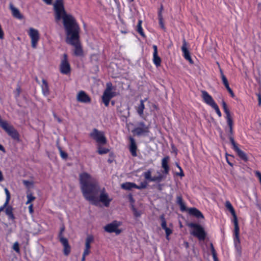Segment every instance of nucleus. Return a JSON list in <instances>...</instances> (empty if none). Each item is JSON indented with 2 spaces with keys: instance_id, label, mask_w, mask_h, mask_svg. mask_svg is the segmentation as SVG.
Returning a JSON list of instances; mask_svg holds the SVG:
<instances>
[{
  "instance_id": "47",
  "label": "nucleus",
  "mask_w": 261,
  "mask_h": 261,
  "mask_svg": "<svg viewBox=\"0 0 261 261\" xmlns=\"http://www.w3.org/2000/svg\"><path fill=\"white\" fill-rule=\"evenodd\" d=\"M9 202H7L6 203V201H5V203L0 207V212H1L2 211H3L5 208H6L7 207V206L8 205Z\"/></svg>"
},
{
  "instance_id": "5",
  "label": "nucleus",
  "mask_w": 261,
  "mask_h": 261,
  "mask_svg": "<svg viewBox=\"0 0 261 261\" xmlns=\"http://www.w3.org/2000/svg\"><path fill=\"white\" fill-rule=\"evenodd\" d=\"M133 132L138 136H147L150 133V125H146L144 122L141 121L137 123Z\"/></svg>"
},
{
  "instance_id": "33",
  "label": "nucleus",
  "mask_w": 261,
  "mask_h": 261,
  "mask_svg": "<svg viewBox=\"0 0 261 261\" xmlns=\"http://www.w3.org/2000/svg\"><path fill=\"white\" fill-rule=\"evenodd\" d=\"M142 21L139 20L137 24V31L142 36H144V34L143 31V29L141 27Z\"/></svg>"
},
{
  "instance_id": "48",
  "label": "nucleus",
  "mask_w": 261,
  "mask_h": 261,
  "mask_svg": "<svg viewBox=\"0 0 261 261\" xmlns=\"http://www.w3.org/2000/svg\"><path fill=\"white\" fill-rule=\"evenodd\" d=\"M179 205L181 211H185L186 210V207L184 202H183L182 204H179Z\"/></svg>"
},
{
  "instance_id": "38",
  "label": "nucleus",
  "mask_w": 261,
  "mask_h": 261,
  "mask_svg": "<svg viewBox=\"0 0 261 261\" xmlns=\"http://www.w3.org/2000/svg\"><path fill=\"white\" fill-rule=\"evenodd\" d=\"M235 233V232H234ZM234 242L235 243L236 247L238 251H240V247L239 245H238L237 243L239 244V234L238 235V238L237 239L236 237V234H234Z\"/></svg>"
},
{
  "instance_id": "12",
  "label": "nucleus",
  "mask_w": 261,
  "mask_h": 261,
  "mask_svg": "<svg viewBox=\"0 0 261 261\" xmlns=\"http://www.w3.org/2000/svg\"><path fill=\"white\" fill-rule=\"evenodd\" d=\"M60 69V72L63 74H67L70 72V66L68 61L66 54L63 55V58L61 61Z\"/></svg>"
},
{
  "instance_id": "31",
  "label": "nucleus",
  "mask_w": 261,
  "mask_h": 261,
  "mask_svg": "<svg viewBox=\"0 0 261 261\" xmlns=\"http://www.w3.org/2000/svg\"><path fill=\"white\" fill-rule=\"evenodd\" d=\"M144 176L146 180L151 181V179H152V177L151 176V171L150 170H148L147 171L145 172L144 173Z\"/></svg>"
},
{
  "instance_id": "4",
  "label": "nucleus",
  "mask_w": 261,
  "mask_h": 261,
  "mask_svg": "<svg viewBox=\"0 0 261 261\" xmlns=\"http://www.w3.org/2000/svg\"><path fill=\"white\" fill-rule=\"evenodd\" d=\"M115 88L113 86L111 83H108L106 88L104 91L102 96V100L106 107L109 105L111 99L116 95L115 92Z\"/></svg>"
},
{
  "instance_id": "25",
  "label": "nucleus",
  "mask_w": 261,
  "mask_h": 261,
  "mask_svg": "<svg viewBox=\"0 0 261 261\" xmlns=\"http://www.w3.org/2000/svg\"><path fill=\"white\" fill-rule=\"evenodd\" d=\"M105 144H97V152L98 154H104L109 152V149L108 148L102 146V145Z\"/></svg>"
},
{
  "instance_id": "20",
  "label": "nucleus",
  "mask_w": 261,
  "mask_h": 261,
  "mask_svg": "<svg viewBox=\"0 0 261 261\" xmlns=\"http://www.w3.org/2000/svg\"><path fill=\"white\" fill-rule=\"evenodd\" d=\"M188 212L190 215L194 216L197 218H203V214L196 208H190L188 210Z\"/></svg>"
},
{
  "instance_id": "18",
  "label": "nucleus",
  "mask_w": 261,
  "mask_h": 261,
  "mask_svg": "<svg viewBox=\"0 0 261 261\" xmlns=\"http://www.w3.org/2000/svg\"><path fill=\"white\" fill-rule=\"evenodd\" d=\"M10 9L12 12L13 16L18 19L21 20L23 16L20 12L19 10L15 7L12 4L10 5Z\"/></svg>"
},
{
  "instance_id": "10",
  "label": "nucleus",
  "mask_w": 261,
  "mask_h": 261,
  "mask_svg": "<svg viewBox=\"0 0 261 261\" xmlns=\"http://www.w3.org/2000/svg\"><path fill=\"white\" fill-rule=\"evenodd\" d=\"M28 35L31 40V46L33 48H36L40 39L39 31L35 29L31 28L29 29Z\"/></svg>"
},
{
  "instance_id": "19",
  "label": "nucleus",
  "mask_w": 261,
  "mask_h": 261,
  "mask_svg": "<svg viewBox=\"0 0 261 261\" xmlns=\"http://www.w3.org/2000/svg\"><path fill=\"white\" fill-rule=\"evenodd\" d=\"M129 139L130 141L129 151L133 156H136L137 145L135 139L132 137H130Z\"/></svg>"
},
{
  "instance_id": "17",
  "label": "nucleus",
  "mask_w": 261,
  "mask_h": 261,
  "mask_svg": "<svg viewBox=\"0 0 261 261\" xmlns=\"http://www.w3.org/2000/svg\"><path fill=\"white\" fill-rule=\"evenodd\" d=\"M153 62L156 67L161 65V59L158 55V47L156 45H153Z\"/></svg>"
},
{
  "instance_id": "9",
  "label": "nucleus",
  "mask_w": 261,
  "mask_h": 261,
  "mask_svg": "<svg viewBox=\"0 0 261 261\" xmlns=\"http://www.w3.org/2000/svg\"><path fill=\"white\" fill-rule=\"evenodd\" d=\"M121 224L122 223L120 221H114L106 225L104 227V229L106 232L109 233L115 232L116 234H119L121 232V230L119 228Z\"/></svg>"
},
{
  "instance_id": "28",
  "label": "nucleus",
  "mask_w": 261,
  "mask_h": 261,
  "mask_svg": "<svg viewBox=\"0 0 261 261\" xmlns=\"http://www.w3.org/2000/svg\"><path fill=\"white\" fill-rule=\"evenodd\" d=\"M6 214L8 216L9 218L12 220L14 219L15 217L13 214V208L11 206H7L5 210Z\"/></svg>"
},
{
  "instance_id": "52",
  "label": "nucleus",
  "mask_w": 261,
  "mask_h": 261,
  "mask_svg": "<svg viewBox=\"0 0 261 261\" xmlns=\"http://www.w3.org/2000/svg\"><path fill=\"white\" fill-rule=\"evenodd\" d=\"M224 85V86L225 87V88H226V89L227 90V91H228V90H230V89H231V88H230V87H229V83H227V84H225V85Z\"/></svg>"
},
{
  "instance_id": "36",
  "label": "nucleus",
  "mask_w": 261,
  "mask_h": 261,
  "mask_svg": "<svg viewBox=\"0 0 261 261\" xmlns=\"http://www.w3.org/2000/svg\"><path fill=\"white\" fill-rule=\"evenodd\" d=\"M147 185V183L146 182H145V181L142 182L139 186H137L136 184V189H139V190L144 189V188H146Z\"/></svg>"
},
{
  "instance_id": "34",
  "label": "nucleus",
  "mask_w": 261,
  "mask_h": 261,
  "mask_svg": "<svg viewBox=\"0 0 261 261\" xmlns=\"http://www.w3.org/2000/svg\"><path fill=\"white\" fill-rule=\"evenodd\" d=\"M58 148L59 150L61 158H63V159H66L68 156L67 153H66L65 151H63L61 147L60 146H58Z\"/></svg>"
},
{
  "instance_id": "8",
  "label": "nucleus",
  "mask_w": 261,
  "mask_h": 261,
  "mask_svg": "<svg viewBox=\"0 0 261 261\" xmlns=\"http://www.w3.org/2000/svg\"><path fill=\"white\" fill-rule=\"evenodd\" d=\"M225 206L229 211V212H230V213L231 214V215L233 216V222L234 225V232H235L236 237L238 239L240 229H239L237 217L236 214L234 210L232 204H231V203L228 201L226 202Z\"/></svg>"
},
{
  "instance_id": "56",
  "label": "nucleus",
  "mask_w": 261,
  "mask_h": 261,
  "mask_svg": "<svg viewBox=\"0 0 261 261\" xmlns=\"http://www.w3.org/2000/svg\"><path fill=\"white\" fill-rule=\"evenodd\" d=\"M0 150H2L4 152H5V149L4 147L1 144H0Z\"/></svg>"
},
{
  "instance_id": "2",
  "label": "nucleus",
  "mask_w": 261,
  "mask_h": 261,
  "mask_svg": "<svg viewBox=\"0 0 261 261\" xmlns=\"http://www.w3.org/2000/svg\"><path fill=\"white\" fill-rule=\"evenodd\" d=\"M81 189L85 198L91 204L97 205L100 202L108 207L112 199L109 197L106 189L101 188L97 180L87 172L79 175Z\"/></svg>"
},
{
  "instance_id": "61",
  "label": "nucleus",
  "mask_w": 261,
  "mask_h": 261,
  "mask_svg": "<svg viewBox=\"0 0 261 261\" xmlns=\"http://www.w3.org/2000/svg\"><path fill=\"white\" fill-rule=\"evenodd\" d=\"M176 166L178 167V168L179 169L180 171H181V168L179 166L178 164L176 163Z\"/></svg>"
},
{
  "instance_id": "63",
  "label": "nucleus",
  "mask_w": 261,
  "mask_h": 261,
  "mask_svg": "<svg viewBox=\"0 0 261 261\" xmlns=\"http://www.w3.org/2000/svg\"><path fill=\"white\" fill-rule=\"evenodd\" d=\"M227 162L230 165L232 166V164L230 162H229L228 161H227Z\"/></svg>"
},
{
  "instance_id": "42",
  "label": "nucleus",
  "mask_w": 261,
  "mask_h": 261,
  "mask_svg": "<svg viewBox=\"0 0 261 261\" xmlns=\"http://www.w3.org/2000/svg\"><path fill=\"white\" fill-rule=\"evenodd\" d=\"M164 230L166 232V238H167V239L169 240V236L172 233V231L171 229H170L168 227L166 228V229H165Z\"/></svg>"
},
{
  "instance_id": "43",
  "label": "nucleus",
  "mask_w": 261,
  "mask_h": 261,
  "mask_svg": "<svg viewBox=\"0 0 261 261\" xmlns=\"http://www.w3.org/2000/svg\"><path fill=\"white\" fill-rule=\"evenodd\" d=\"M212 108H213V109L215 110V111H216V113H217V115L219 116V117H221V115H221V112H220V110H219V107H218V105H216V106H214V107H213Z\"/></svg>"
},
{
  "instance_id": "37",
  "label": "nucleus",
  "mask_w": 261,
  "mask_h": 261,
  "mask_svg": "<svg viewBox=\"0 0 261 261\" xmlns=\"http://www.w3.org/2000/svg\"><path fill=\"white\" fill-rule=\"evenodd\" d=\"M220 73H221V79L222 81V83H223V85H225L228 83L227 79H226V76L223 74L222 70H220Z\"/></svg>"
},
{
  "instance_id": "46",
  "label": "nucleus",
  "mask_w": 261,
  "mask_h": 261,
  "mask_svg": "<svg viewBox=\"0 0 261 261\" xmlns=\"http://www.w3.org/2000/svg\"><path fill=\"white\" fill-rule=\"evenodd\" d=\"M210 246H211V252H212V255L216 254V252L215 250V248L214 247L213 244L211 243Z\"/></svg>"
},
{
  "instance_id": "13",
  "label": "nucleus",
  "mask_w": 261,
  "mask_h": 261,
  "mask_svg": "<svg viewBox=\"0 0 261 261\" xmlns=\"http://www.w3.org/2000/svg\"><path fill=\"white\" fill-rule=\"evenodd\" d=\"M202 98L203 101L212 108L217 105L213 97L206 91H202Z\"/></svg>"
},
{
  "instance_id": "26",
  "label": "nucleus",
  "mask_w": 261,
  "mask_h": 261,
  "mask_svg": "<svg viewBox=\"0 0 261 261\" xmlns=\"http://www.w3.org/2000/svg\"><path fill=\"white\" fill-rule=\"evenodd\" d=\"M163 10V7L162 6L161 8V10L158 13V18H159V23L161 28L164 31H166V27L164 23L163 18L162 15V11Z\"/></svg>"
},
{
  "instance_id": "64",
  "label": "nucleus",
  "mask_w": 261,
  "mask_h": 261,
  "mask_svg": "<svg viewBox=\"0 0 261 261\" xmlns=\"http://www.w3.org/2000/svg\"><path fill=\"white\" fill-rule=\"evenodd\" d=\"M58 121H59V122H61V120L60 119H58Z\"/></svg>"
},
{
  "instance_id": "14",
  "label": "nucleus",
  "mask_w": 261,
  "mask_h": 261,
  "mask_svg": "<svg viewBox=\"0 0 261 261\" xmlns=\"http://www.w3.org/2000/svg\"><path fill=\"white\" fill-rule=\"evenodd\" d=\"M76 99L82 103H89L91 101L90 97L84 91H80L77 94Z\"/></svg>"
},
{
  "instance_id": "16",
  "label": "nucleus",
  "mask_w": 261,
  "mask_h": 261,
  "mask_svg": "<svg viewBox=\"0 0 261 261\" xmlns=\"http://www.w3.org/2000/svg\"><path fill=\"white\" fill-rule=\"evenodd\" d=\"M93 237L91 235L87 236L85 241V248L83 252L84 256H87L90 253L91 243L93 241Z\"/></svg>"
},
{
  "instance_id": "23",
  "label": "nucleus",
  "mask_w": 261,
  "mask_h": 261,
  "mask_svg": "<svg viewBox=\"0 0 261 261\" xmlns=\"http://www.w3.org/2000/svg\"><path fill=\"white\" fill-rule=\"evenodd\" d=\"M144 100L141 99L140 100V103L137 107L136 110L138 115L141 117H143L144 110L145 109V106L144 104Z\"/></svg>"
},
{
  "instance_id": "35",
  "label": "nucleus",
  "mask_w": 261,
  "mask_h": 261,
  "mask_svg": "<svg viewBox=\"0 0 261 261\" xmlns=\"http://www.w3.org/2000/svg\"><path fill=\"white\" fill-rule=\"evenodd\" d=\"M160 218L162 221V223H161L162 227L163 229H165L166 228H167V224H166V220L165 219L164 215H162L160 217Z\"/></svg>"
},
{
  "instance_id": "58",
  "label": "nucleus",
  "mask_w": 261,
  "mask_h": 261,
  "mask_svg": "<svg viewBox=\"0 0 261 261\" xmlns=\"http://www.w3.org/2000/svg\"><path fill=\"white\" fill-rule=\"evenodd\" d=\"M258 105H261V96L260 95L258 96Z\"/></svg>"
},
{
  "instance_id": "41",
  "label": "nucleus",
  "mask_w": 261,
  "mask_h": 261,
  "mask_svg": "<svg viewBox=\"0 0 261 261\" xmlns=\"http://www.w3.org/2000/svg\"><path fill=\"white\" fill-rule=\"evenodd\" d=\"M5 193L6 195V203L9 202V201L10 199V193L9 190H8V189L6 188H5Z\"/></svg>"
},
{
  "instance_id": "15",
  "label": "nucleus",
  "mask_w": 261,
  "mask_h": 261,
  "mask_svg": "<svg viewBox=\"0 0 261 261\" xmlns=\"http://www.w3.org/2000/svg\"><path fill=\"white\" fill-rule=\"evenodd\" d=\"M182 43L181 51L183 53V56L186 60L189 61L190 63H192V60L190 56V52L187 48V43L185 39L183 40Z\"/></svg>"
},
{
  "instance_id": "6",
  "label": "nucleus",
  "mask_w": 261,
  "mask_h": 261,
  "mask_svg": "<svg viewBox=\"0 0 261 261\" xmlns=\"http://www.w3.org/2000/svg\"><path fill=\"white\" fill-rule=\"evenodd\" d=\"M65 230V227L64 226L60 228V231L58 235L59 241L63 246V253L65 255H68L71 251V247L69 244L68 240L64 238L63 233Z\"/></svg>"
},
{
  "instance_id": "29",
  "label": "nucleus",
  "mask_w": 261,
  "mask_h": 261,
  "mask_svg": "<svg viewBox=\"0 0 261 261\" xmlns=\"http://www.w3.org/2000/svg\"><path fill=\"white\" fill-rule=\"evenodd\" d=\"M22 183L28 189L33 188L34 186V182L33 180H23Z\"/></svg>"
},
{
  "instance_id": "21",
  "label": "nucleus",
  "mask_w": 261,
  "mask_h": 261,
  "mask_svg": "<svg viewBox=\"0 0 261 261\" xmlns=\"http://www.w3.org/2000/svg\"><path fill=\"white\" fill-rule=\"evenodd\" d=\"M42 85H41V87L42 93L44 96H47L49 94L48 84L47 81L44 79H42Z\"/></svg>"
},
{
  "instance_id": "22",
  "label": "nucleus",
  "mask_w": 261,
  "mask_h": 261,
  "mask_svg": "<svg viewBox=\"0 0 261 261\" xmlns=\"http://www.w3.org/2000/svg\"><path fill=\"white\" fill-rule=\"evenodd\" d=\"M169 157L167 156L164 158L162 160V167L164 169V173L167 174L169 171V167L168 166V161Z\"/></svg>"
},
{
  "instance_id": "50",
  "label": "nucleus",
  "mask_w": 261,
  "mask_h": 261,
  "mask_svg": "<svg viewBox=\"0 0 261 261\" xmlns=\"http://www.w3.org/2000/svg\"><path fill=\"white\" fill-rule=\"evenodd\" d=\"M42 1L47 5H50L52 3V0H42Z\"/></svg>"
},
{
  "instance_id": "1",
  "label": "nucleus",
  "mask_w": 261,
  "mask_h": 261,
  "mask_svg": "<svg viewBox=\"0 0 261 261\" xmlns=\"http://www.w3.org/2000/svg\"><path fill=\"white\" fill-rule=\"evenodd\" d=\"M55 19L58 21L63 19V25L66 33V42L74 47V54L76 56L83 55V49L80 42V27L74 18L66 13L62 0H56L54 5Z\"/></svg>"
},
{
  "instance_id": "30",
  "label": "nucleus",
  "mask_w": 261,
  "mask_h": 261,
  "mask_svg": "<svg viewBox=\"0 0 261 261\" xmlns=\"http://www.w3.org/2000/svg\"><path fill=\"white\" fill-rule=\"evenodd\" d=\"M159 175L156 176L152 177V179H151V181L154 182H160L164 178V176L162 175L160 172H158Z\"/></svg>"
},
{
  "instance_id": "45",
  "label": "nucleus",
  "mask_w": 261,
  "mask_h": 261,
  "mask_svg": "<svg viewBox=\"0 0 261 261\" xmlns=\"http://www.w3.org/2000/svg\"><path fill=\"white\" fill-rule=\"evenodd\" d=\"M133 210L134 214L135 217H139L141 216V212L137 211L135 208H133Z\"/></svg>"
},
{
  "instance_id": "32",
  "label": "nucleus",
  "mask_w": 261,
  "mask_h": 261,
  "mask_svg": "<svg viewBox=\"0 0 261 261\" xmlns=\"http://www.w3.org/2000/svg\"><path fill=\"white\" fill-rule=\"evenodd\" d=\"M27 197V201L26 202V204H29L35 199V197L34 196L32 193H28Z\"/></svg>"
},
{
  "instance_id": "49",
  "label": "nucleus",
  "mask_w": 261,
  "mask_h": 261,
  "mask_svg": "<svg viewBox=\"0 0 261 261\" xmlns=\"http://www.w3.org/2000/svg\"><path fill=\"white\" fill-rule=\"evenodd\" d=\"M29 210L31 214L33 213V204H31L29 206Z\"/></svg>"
},
{
  "instance_id": "57",
  "label": "nucleus",
  "mask_w": 261,
  "mask_h": 261,
  "mask_svg": "<svg viewBox=\"0 0 261 261\" xmlns=\"http://www.w3.org/2000/svg\"><path fill=\"white\" fill-rule=\"evenodd\" d=\"M16 91L17 92V95H19L20 93V88L19 87L16 89Z\"/></svg>"
},
{
  "instance_id": "11",
  "label": "nucleus",
  "mask_w": 261,
  "mask_h": 261,
  "mask_svg": "<svg viewBox=\"0 0 261 261\" xmlns=\"http://www.w3.org/2000/svg\"><path fill=\"white\" fill-rule=\"evenodd\" d=\"M229 140L232 145L233 149L237 152L238 155L244 161H247L248 157L247 154L239 148L237 144L236 143L233 138L230 136L229 137Z\"/></svg>"
},
{
  "instance_id": "39",
  "label": "nucleus",
  "mask_w": 261,
  "mask_h": 261,
  "mask_svg": "<svg viewBox=\"0 0 261 261\" xmlns=\"http://www.w3.org/2000/svg\"><path fill=\"white\" fill-rule=\"evenodd\" d=\"M13 249L15 250L17 253L20 252V249L19 246V243L18 242H16L14 243L13 245Z\"/></svg>"
},
{
  "instance_id": "40",
  "label": "nucleus",
  "mask_w": 261,
  "mask_h": 261,
  "mask_svg": "<svg viewBox=\"0 0 261 261\" xmlns=\"http://www.w3.org/2000/svg\"><path fill=\"white\" fill-rule=\"evenodd\" d=\"M222 107L226 115L230 114V112L227 108V105L224 100L222 101Z\"/></svg>"
},
{
  "instance_id": "54",
  "label": "nucleus",
  "mask_w": 261,
  "mask_h": 261,
  "mask_svg": "<svg viewBox=\"0 0 261 261\" xmlns=\"http://www.w3.org/2000/svg\"><path fill=\"white\" fill-rule=\"evenodd\" d=\"M224 85V86L225 87V88H226V89L227 90V91H228V90H230V89H231V88H230V87H229V83H227V84H225V85Z\"/></svg>"
},
{
  "instance_id": "24",
  "label": "nucleus",
  "mask_w": 261,
  "mask_h": 261,
  "mask_svg": "<svg viewBox=\"0 0 261 261\" xmlns=\"http://www.w3.org/2000/svg\"><path fill=\"white\" fill-rule=\"evenodd\" d=\"M225 118H226V120L227 123V124H228V125L229 126V133L231 135H232V134H233V130H232L233 120H232V119L231 118L230 113L226 115Z\"/></svg>"
},
{
  "instance_id": "3",
  "label": "nucleus",
  "mask_w": 261,
  "mask_h": 261,
  "mask_svg": "<svg viewBox=\"0 0 261 261\" xmlns=\"http://www.w3.org/2000/svg\"><path fill=\"white\" fill-rule=\"evenodd\" d=\"M188 226L191 228L190 234L198 239L199 241H203L206 237V233L203 228L199 224L190 223Z\"/></svg>"
},
{
  "instance_id": "60",
  "label": "nucleus",
  "mask_w": 261,
  "mask_h": 261,
  "mask_svg": "<svg viewBox=\"0 0 261 261\" xmlns=\"http://www.w3.org/2000/svg\"><path fill=\"white\" fill-rule=\"evenodd\" d=\"M86 256H84V254H83V256H82V260L81 261H85V260Z\"/></svg>"
},
{
  "instance_id": "55",
  "label": "nucleus",
  "mask_w": 261,
  "mask_h": 261,
  "mask_svg": "<svg viewBox=\"0 0 261 261\" xmlns=\"http://www.w3.org/2000/svg\"><path fill=\"white\" fill-rule=\"evenodd\" d=\"M213 255V257L214 259V261H218V259L217 257V254H215V255Z\"/></svg>"
},
{
  "instance_id": "27",
  "label": "nucleus",
  "mask_w": 261,
  "mask_h": 261,
  "mask_svg": "<svg viewBox=\"0 0 261 261\" xmlns=\"http://www.w3.org/2000/svg\"><path fill=\"white\" fill-rule=\"evenodd\" d=\"M121 188L126 190H130L132 188H136V184L133 182H126L121 185Z\"/></svg>"
},
{
  "instance_id": "59",
  "label": "nucleus",
  "mask_w": 261,
  "mask_h": 261,
  "mask_svg": "<svg viewBox=\"0 0 261 261\" xmlns=\"http://www.w3.org/2000/svg\"><path fill=\"white\" fill-rule=\"evenodd\" d=\"M180 173H179V175L180 176H184V172L182 171V170H181V171H180Z\"/></svg>"
},
{
  "instance_id": "7",
  "label": "nucleus",
  "mask_w": 261,
  "mask_h": 261,
  "mask_svg": "<svg viewBox=\"0 0 261 261\" xmlns=\"http://www.w3.org/2000/svg\"><path fill=\"white\" fill-rule=\"evenodd\" d=\"M89 135L90 137L96 142L97 144L107 143V139L105 136L103 132L101 131L94 128Z\"/></svg>"
},
{
  "instance_id": "51",
  "label": "nucleus",
  "mask_w": 261,
  "mask_h": 261,
  "mask_svg": "<svg viewBox=\"0 0 261 261\" xmlns=\"http://www.w3.org/2000/svg\"><path fill=\"white\" fill-rule=\"evenodd\" d=\"M228 92H229V93L230 94V96L232 97H234V94L232 91V90L231 89L228 90Z\"/></svg>"
},
{
  "instance_id": "44",
  "label": "nucleus",
  "mask_w": 261,
  "mask_h": 261,
  "mask_svg": "<svg viewBox=\"0 0 261 261\" xmlns=\"http://www.w3.org/2000/svg\"><path fill=\"white\" fill-rule=\"evenodd\" d=\"M176 202L179 205L180 204H182L184 201L182 200V197L181 196H177L176 197Z\"/></svg>"
},
{
  "instance_id": "53",
  "label": "nucleus",
  "mask_w": 261,
  "mask_h": 261,
  "mask_svg": "<svg viewBox=\"0 0 261 261\" xmlns=\"http://www.w3.org/2000/svg\"><path fill=\"white\" fill-rule=\"evenodd\" d=\"M224 85V86L225 87V88H226V89L227 90V91H228V90H230V89H231V88H230V87H229V83H227V84H225V85Z\"/></svg>"
},
{
  "instance_id": "62",
  "label": "nucleus",
  "mask_w": 261,
  "mask_h": 261,
  "mask_svg": "<svg viewBox=\"0 0 261 261\" xmlns=\"http://www.w3.org/2000/svg\"><path fill=\"white\" fill-rule=\"evenodd\" d=\"M134 0H127V1L129 2V3H132L134 1Z\"/></svg>"
}]
</instances>
